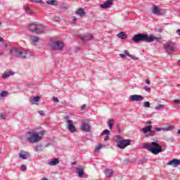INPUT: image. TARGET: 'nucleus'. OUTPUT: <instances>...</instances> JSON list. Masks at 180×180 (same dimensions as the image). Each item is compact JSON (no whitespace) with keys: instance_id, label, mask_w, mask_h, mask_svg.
I'll list each match as a JSON object with an SVG mask.
<instances>
[{"instance_id":"nucleus-1","label":"nucleus","mask_w":180,"mask_h":180,"mask_svg":"<svg viewBox=\"0 0 180 180\" xmlns=\"http://www.w3.org/2000/svg\"><path fill=\"white\" fill-rule=\"evenodd\" d=\"M43 136H44V131L37 132L36 129H32L26 133V140L31 144H36L43 139Z\"/></svg>"},{"instance_id":"nucleus-2","label":"nucleus","mask_w":180,"mask_h":180,"mask_svg":"<svg viewBox=\"0 0 180 180\" xmlns=\"http://www.w3.org/2000/svg\"><path fill=\"white\" fill-rule=\"evenodd\" d=\"M10 53L13 57L21 59L29 58L33 56V53L23 48H11L10 49Z\"/></svg>"},{"instance_id":"nucleus-3","label":"nucleus","mask_w":180,"mask_h":180,"mask_svg":"<svg viewBox=\"0 0 180 180\" xmlns=\"http://www.w3.org/2000/svg\"><path fill=\"white\" fill-rule=\"evenodd\" d=\"M155 40L158 41V38L153 35H148L147 34H137L132 37L134 43H140V41H145V43H151Z\"/></svg>"},{"instance_id":"nucleus-4","label":"nucleus","mask_w":180,"mask_h":180,"mask_svg":"<svg viewBox=\"0 0 180 180\" xmlns=\"http://www.w3.org/2000/svg\"><path fill=\"white\" fill-rule=\"evenodd\" d=\"M141 148L143 150H147L154 155H157L158 154V143L157 142H151V143H142Z\"/></svg>"},{"instance_id":"nucleus-5","label":"nucleus","mask_w":180,"mask_h":180,"mask_svg":"<svg viewBox=\"0 0 180 180\" xmlns=\"http://www.w3.org/2000/svg\"><path fill=\"white\" fill-rule=\"evenodd\" d=\"M28 29L30 32H32V33H35L37 34L44 33V25L37 22L30 23L28 26Z\"/></svg>"},{"instance_id":"nucleus-6","label":"nucleus","mask_w":180,"mask_h":180,"mask_svg":"<svg viewBox=\"0 0 180 180\" xmlns=\"http://www.w3.org/2000/svg\"><path fill=\"white\" fill-rule=\"evenodd\" d=\"M164 49L167 54H174L175 52V44L169 41L164 45Z\"/></svg>"},{"instance_id":"nucleus-7","label":"nucleus","mask_w":180,"mask_h":180,"mask_svg":"<svg viewBox=\"0 0 180 180\" xmlns=\"http://www.w3.org/2000/svg\"><path fill=\"white\" fill-rule=\"evenodd\" d=\"M51 50L61 51L64 49V43L61 41H54L51 43Z\"/></svg>"},{"instance_id":"nucleus-8","label":"nucleus","mask_w":180,"mask_h":180,"mask_svg":"<svg viewBox=\"0 0 180 180\" xmlns=\"http://www.w3.org/2000/svg\"><path fill=\"white\" fill-rule=\"evenodd\" d=\"M130 139L121 140L117 143V147H118V148H120L121 150H124L126 147L130 146Z\"/></svg>"},{"instance_id":"nucleus-9","label":"nucleus","mask_w":180,"mask_h":180,"mask_svg":"<svg viewBox=\"0 0 180 180\" xmlns=\"http://www.w3.org/2000/svg\"><path fill=\"white\" fill-rule=\"evenodd\" d=\"M152 127L151 125H148L142 129V131L146 135V137H151V136H154L155 133L154 131H151ZM147 133H150L147 134Z\"/></svg>"},{"instance_id":"nucleus-10","label":"nucleus","mask_w":180,"mask_h":180,"mask_svg":"<svg viewBox=\"0 0 180 180\" xmlns=\"http://www.w3.org/2000/svg\"><path fill=\"white\" fill-rule=\"evenodd\" d=\"M129 101L131 102H141V101H144V97L141 95L134 94L129 96Z\"/></svg>"},{"instance_id":"nucleus-11","label":"nucleus","mask_w":180,"mask_h":180,"mask_svg":"<svg viewBox=\"0 0 180 180\" xmlns=\"http://www.w3.org/2000/svg\"><path fill=\"white\" fill-rule=\"evenodd\" d=\"M67 128L70 133H74L77 131V129H75V126H74V122L71 120H68L67 121Z\"/></svg>"},{"instance_id":"nucleus-12","label":"nucleus","mask_w":180,"mask_h":180,"mask_svg":"<svg viewBox=\"0 0 180 180\" xmlns=\"http://www.w3.org/2000/svg\"><path fill=\"white\" fill-rule=\"evenodd\" d=\"M18 157L21 160H27L28 158H30V154L25 150H20L18 153Z\"/></svg>"},{"instance_id":"nucleus-13","label":"nucleus","mask_w":180,"mask_h":180,"mask_svg":"<svg viewBox=\"0 0 180 180\" xmlns=\"http://www.w3.org/2000/svg\"><path fill=\"white\" fill-rule=\"evenodd\" d=\"M167 165H171L174 167H178V165H180V160L173 159L167 162Z\"/></svg>"},{"instance_id":"nucleus-14","label":"nucleus","mask_w":180,"mask_h":180,"mask_svg":"<svg viewBox=\"0 0 180 180\" xmlns=\"http://www.w3.org/2000/svg\"><path fill=\"white\" fill-rule=\"evenodd\" d=\"M12 75H15V72H12V70H6L1 77L3 79H6V78H9V77H12Z\"/></svg>"},{"instance_id":"nucleus-15","label":"nucleus","mask_w":180,"mask_h":180,"mask_svg":"<svg viewBox=\"0 0 180 180\" xmlns=\"http://www.w3.org/2000/svg\"><path fill=\"white\" fill-rule=\"evenodd\" d=\"M112 4H113L112 0H107L104 4L100 5V8H102V9H108V8L110 7Z\"/></svg>"},{"instance_id":"nucleus-16","label":"nucleus","mask_w":180,"mask_h":180,"mask_svg":"<svg viewBox=\"0 0 180 180\" xmlns=\"http://www.w3.org/2000/svg\"><path fill=\"white\" fill-rule=\"evenodd\" d=\"M76 173L77 174L79 178H82V176H84V168L81 167H77Z\"/></svg>"},{"instance_id":"nucleus-17","label":"nucleus","mask_w":180,"mask_h":180,"mask_svg":"<svg viewBox=\"0 0 180 180\" xmlns=\"http://www.w3.org/2000/svg\"><path fill=\"white\" fill-rule=\"evenodd\" d=\"M94 39V36L92 34L88 33L86 34L83 37H82V41H89Z\"/></svg>"},{"instance_id":"nucleus-18","label":"nucleus","mask_w":180,"mask_h":180,"mask_svg":"<svg viewBox=\"0 0 180 180\" xmlns=\"http://www.w3.org/2000/svg\"><path fill=\"white\" fill-rule=\"evenodd\" d=\"M58 164H60V160L58 158H54L53 160L48 162V165H50V167H55V165H57Z\"/></svg>"},{"instance_id":"nucleus-19","label":"nucleus","mask_w":180,"mask_h":180,"mask_svg":"<svg viewBox=\"0 0 180 180\" xmlns=\"http://www.w3.org/2000/svg\"><path fill=\"white\" fill-rule=\"evenodd\" d=\"M81 129L83 131H89V130H91V128L89 127V124L86 122L82 123Z\"/></svg>"},{"instance_id":"nucleus-20","label":"nucleus","mask_w":180,"mask_h":180,"mask_svg":"<svg viewBox=\"0 0 180 180\" xmlns=\"http://www.w3.org/2000/svg\"><path fill=\"white\" fill-rule=\"evenodd\" d=\"M171 130H174V126H169L165 128H158V131H171Z\"/></svg>"},{"instance_id":"nucleus-21","label":"nucleus","mask_w":180,"mask_h":180,"mask_svg":"<svg viewBox=\"0 0 180 180\" xmlns=\"http://www.w3.org/2000/svg\"><path fill=\"white\" fill-rule=\"evenodd\" d=\"M105 175L107 178H110L113 175V170L112 169H106L105 170Z\"/></svg>"},{"instance_id":"nucleus-22","label":"nucleus","mask_w":180,"mask_h":180,"mask_svg":"<svg viewBox=\"0 0 180 180\" xmlns=\"http://www.w3.org/2000/svg\"><path fill=\"white\" fill-rule=\"evenodd\" d=\"M75 14L79 16L80 18H82V16L85 15V11H84V8H79L76 11Z\"/></svg>"},{"instance_id":"nucleus-23","label":"nucleus","mask_w":180,"mask_h":180,"mask_svg":"<svg viewBox=\"0 0 180 180\" xmlns=\"http://www.w3.org/2000/svg\"><path fill=\"white\" fill-rule=\"evenodd\" d=\"M107 124H108L110 130H112V129H113V124H115V120H113V119L108 120Z\"/></svg>"},{"instance_id":"nucleus-24","label":"nucleus","mask_w":180,"mask_h":180,"mask_svg":"<svg viewBox=\"0 0 180 180\" xmlns=\"http://www.w3.org/2000/svg\"><path fill=\"white\" fill-rule=\"evenodd\" d=\"M117 37H119L122 40H124L125 39H127V35L126 34V32H121L117 34Z\"/></svg>"},{"instance_id":"nucleus-25","label":"nucleus","mask_w":180,"mask_h":180,"mask_svg":"<svg viewBox=\"0 0 180 180\" xmlns=\"http://www.w3.org/2000/svg\"><path fill=\"white\" fill-rule=\"evenodd\" d=\"M25 13L27 15H34V11L30 8V7L27 6L25 7Z\"/></svg>"},{"instance_id":"nucleus-26","label":"nucleus","mask_w":180,"mask_h":180,"mask_svg":"<svg viewBox=\"0 0 180 180\" xmlns=\"http://www.w3.org/2000/svg\"><path fill=\"white\" fill-rule=\"evenodd\" d=\"M40 101V97L39 96H34L32 98L30 99V102L32 104L36 103V102H39Z\"/></svg>"},{"instance_id":"nucleus-27","label":"nucleus","mask_w":180,"mask_h":180,"mask_svg":"<svg viewBox=\"0 0 180 180\" xmlns=\"http://www.w3.org/2000/svg\"><path fill=\"white\" fill-rule=\"evenodd\" d=\"M39 40H40V39L38 37H36V36L31 37V41L32 43H34V44H36V43L39 42Z\"/></svg>"},{"instance_id":"nucleus-28","label":"nucleus","mask_w":180,"mask_h":180,"mask_svg":"<svg viewBox=\"0 0 180 180\" xmlns=\"http://www.w3.org/2000/svg\"><path fill=\"white\" fill-rule=\"evenodd\" d=\"M152 13H154V15H158V7L155 5H154L152 8Z\"/></svg>"},{"instance_id":"nucleus-29","label":"nucleus","mask_w":180,"mask_h":180,"mask_svg":"<svg viewBox=\"0 0 180 180\" xmlns=\"http://www.w3.org/2000/svg\"><path fill=\"white\" fill-rule=\"evenodd\" d=\"M35 151H43L44 146L43 145L37 146L34 148Z\"/></svg>"},{"instance_id":"nucleus-30","label":"nucleus","mask_w":180,"mask_h":180,"mask_svg":"<svg viewBox=\"0 0 180 180\" xmlns=\"http://www.w3.org/2000/svg\"><path fill=\"white\" fill-rule=\"evenodd\" d=\"M46 4H48V5H52V6L58 5V3L57 2V1H56V0H49V1H46Z\"/></svg>"},{"instance_id":"nucleus-31","label":"nucleus","mask_w":180,"mask_h":180,"mask_svg":"<svg viewBox=\"0 0 180 180\" xmlns=\"http://www.w3.org/2000/svg\"><path fill=\"white\" fill-rule=\"evenodd\" d=\"M165 15V10L164 8H158V15L162 16Z\"/></svg>"},{"instance_id":"nucleus-32","label":"nucleus","mask_w":180,"mask_h":180,"mask_svg":"<svg viewBox=\"0 0 180 180\" xmlns=\"http://www.w3.org/2000/svg\"><path fill=\"white\" fill-rule=\"evenodd\" d=\"M8 95V91H1L0 93V99H2V98H5Z\"/></svg>"},{"instance_id":"nucleus-33","label":"nucleus","mask_w":180,"mask_h":180,"mask_svg":"<svg viewBox=\"0 0 180 180\" xmlns=\"http://www.w3.org/2000/svg\"><path fill=\"white\" fill-rule=\"evenodd\" d=\"M163 151H165V146H161L158 145V153H163Z\"/></svg>"},{"instance_id":"nucleus-34","label":"nucleus","mask_w":180,"mask_h":180,"mask_svg":"<svg viewBox=\"0 0 180 180\" xmlns=\"http://www.w3.org/2000/svg\"><path fill=\"white\" fill-rule=\"evenodd\" d=\"M122 141V136L120 135H117L115 137V141H116L117 144L119 143V141Z\"/></svg>"},{"instance_id":"nucleus-35","label":"nucleus","mask_w":180,"mask_h":180,"mask_svg":"<svg viewBox=\"0 0 180 180\" xmlns=\"http://www.w3.org/2000/svg\"><path fill=\"white\" fill-rule=\"evenodd\" d=\"M106 134L107 136H109L110 134V131L108 129H105L101 134V136H105Z\"/></svg>"},{"instance_id":"nucleus-36","label":"nucleus","mask_w":180,"mask_h":180,"mask_svg":"<svg viewBox=\"0 0 180 180\" xmlns=\"http://www.w3.org/2000/svg\"><path fill=\"white\" fill-rule=\"evenodd\" d=\"M30 2H32L35 4H44L43 0H30Z\"/></svg>"},{"instance_id":"nucleus-37","label":"nucleus","mask_w":180,"mask_h":180,"mask_svg":"<svg viewBox=\"0 0 180 180\" xmlns=\"http://www.w3.org/2000/svg\"><path fill=\"white\" fill-rule=\"evenodd\" d=\"M143 90L146 91V92H148V93L151 92V88H150V86H145L143 87Z\"/></svg>"},{"instance_id":"nucleus-38","label":"nucleus","mask_w":180,"mask_h":180,"mask_svg":"<svg viewBox=\"0 0 180 180\" xmlns=\"http://www.w3.org/2000/svg\"><path fill=\"white\" fill-rule=\"evenodd\" d=\"M20 169H21V171L25 172L27 169V167H26V165H22L20 166Z\"/></svg>"},{"instance_id":"nucleus-39","label":"nucleus","mask_w":180,"mask_h":180,"mask_svg":"<svg viewBox=\"0 0 180 180\" xmlns=\"http://www.w3.org/2000/svg\"><path fill=\"white\" fill-rule=\"evenodd\" d=\"M144 108H150V102L146 101L143 103Z\"/></svg>"},{"instance_id":"nucleus-40","label":"nucleus","mask_w":180,"mask_h":180,"mask_svg":"<svg viewBox=\"0 0 180 180\" xmlns=\"http://www.w3.org/2000/svg\"><path fill=\"white\" fill-rule=\"evenodd\" d=\"M71 23H72V25H75V23H77V18L73 17V19H72Z\"/></svg>"},{"instance_id":"nucleus-41","label":"nucleus","mask_w":180,"mask_h":180,"mask_svg":"<svg viewBox=\"0 0 180 180\" xmlns=\"http://www.w3.org/2000/svg\"><path fill=\"white\" fill-rule=\"evenodd\" d=\"M124 53L125 56H127L128 57H130V56H131V55H130V53H129V51H127V50H125L124 51Z\"/></svg>"},{"instance_id":"nucleus-42","label":"nucleus","mask_w":180,"mask_h":180,"mask_svg":"<svg viewBox=\"0 0 180 180\" xmlns=\"http://www.w3.org/2000/svg\"><path fill=\"white\" fill-rule=\"evenodd\" d=\"M53 20L54 22H60V18L58 17H54Z\"/></svg>"},{"instance_id":"nucleus-43","label":"nucleus","mask_w":180,"mask_h":180,"mask_svg":"<svg viewBox=\"0 0 180 180\" xmlns=\"http://www.w3.org/2000/svg\"><path fill=\"white\" fill-rule=\"evenodd\" d=\"M39 114L41 116H44V112L43 110L39 111Z\"/></svg>"},{"instance_id":"nucleus-44","label":"nucleus","mask_w":180,"mask_h":180,"mask_svg":"<svg viewBox=\"0 0 180 180\" xmlns=\"http://www.w3.org/2000/svg\"><path fill=\"white\" fill-rule=\"evenodd\" d=\"M129 58H131V60H139V58L133 57V56H129Z\"/></svg>"},{"instance_id":"nucleus-45","label":"nucleus","mask_w":180,"mask_h":180,"mask_svg":"<svg viewBox=\"0 0 180 180\" xmlns=\"http://www.w3.org/2000/svg\"><path fill=\"white\" fill-rule=\"evenodd\" d=\"M174 103H176V104H180V100H174L173 101Z\"/></svg>"},{"instance_id":"nucleus-46","label":"nucleus","mask_w":180,"mask_h":180,"mask_svg":"<svg viewBox=\"0 0 180 180\" xmlns=\"http://www.w3.org/2000/svg\"><path fill=\"white\" fill-rule=\"evenodd\" d=\"M96 150H101V148H102V146H97L96 147Z\"/></svg>"},{"instance_id":"nucleus-47","label":"nucleus","mask_w":180,"mask_h":180,"mask_svg":"<svg viewBox=\"0 0 180 180\" xmlns=\"http://www.w3.org/2000/svg\"><path fill=\"white\" fill-rule=\"evenodd\" d=\"M146 84H147V85H150V84H151V82H150V80H148V79H146Z\"/></svg>"},{"instance_id":"nucleus-48","label":"nucleus","mask_w":180,"mask_h":180,"mask_svg":"<svg viewBox=\"0 0 180 180\" xmlns=\"http://www.w3.org/2000/svg\"><path fill=\"white\" fill-rule=\"evenodd\" d=\"M53 101H54V102H58V98H57V97H53Z\"/></svg>"},{"instance_id":"nucleus-49","label":"nucleus","mask_w":180,"mask_h":180,"mask_svg":"<svg viewBox=\"0 0 180 180\" xmlns=\"http://www.w3.org/2000/svg\"><path fill=\"white\" fill-rule=\"evenodd\" d=\"M165 105L159 104L158 109H161V108H165Z\"/></svg>"},{"instance_id":"nucleus-50","label":"nucleus","mask_w":180,"mask_h":180,"mask_svg":"<svg viewBox=\"0 0 180 180\" xmlns=\"http://www.w3.org/2000/svg\"><path fill=\"white\" fill-rule=\"evenodd\" d=\"M108 140H109V135H107V136L104 138V141H108Z\"/></svg>"},{"instance_id":"nucleus-51","label":"nucleus","mask_w":180,"mask_h":180,"mask_svg":"<svg viewBox=\"0 0 180 180\" xmlns=\"http://www.w3.org/2000/svg\"><path fill=\"white\" fill-rule=\"evenodd\" d=\"M120 56L121 57V58H124L126 57V55L121 53L120 54Z\"/></svg>"},{"instance_id":"nucleus-52","label":"nucleus","mask_w":180,"mask_h":180,"mask_svg":"<svg viewBox=\"0 0 180 180\" xmlns=\"http://www.w3.org/2000/svg\"><path fill=\"white\" fill-rule=\"evenodd\" d=\"M85 108H86V105L84 104L83 105H82V107H81L82 110H84V109H85Z\"/></svg>"},{"instance_id":"nucleus-53","label":"nucleus","mask_w":180,"mask_h":180,"mask_svg":"<svg viewBox=\"0 0 180 180\" xmlns=\"http://www.w3.org/2000/svg\"><path fill=\"white\" fill-rule=\"evenodd\" d=\"M47 147H50V143H46L44 145V148H47Z\"/></svg>"},{"instance_id":"nucleus-54","label":"nucleus","mask_w":180,"mask_h":180,"mask_svg":"<svg viewBox=\"0 0 180 180\" xmlns=\"http://www.w3.org/2000/svg\"><path fill=\"white\" fill-rule=\"evenodd\" d=\"M0 117H1V119H6L5 115H3V114L0 115Z\"/></svg>"},{"instance_id":"nucleus-55","label":"nucleus","mask_w":180,"mask_h":180,"mask_svg":"<svg viewBox=\"0 0 180 180\" xmlns=\"http://www.w3.org/2000/svg\"><path fill=\"white\" fill-rule=\"evenodd\" d=\"M176 33L179 34V36H180V29L176 30Z\"/></svg>"},{"instance_id":"nucleus-56","label":"nucleus","mask_w":180,"mask_h":180,"mask_svg":"<svg viewBox=\"0 0 180 180\" xmlns=\"http://www.w3.org/2000/svg\"><path fill=\"white\" fill-rule=\"evenodd\" d=\"M3 47H8V44H3Z\"/></svg>"},{"instance_id":"nucleus-57","label":"nucleus","mask_w":180,"mask_h":180,"mask_svg":"<svg viewBox=\"0 0 180 180\" xmlns=\"http://www.w3.org/2000/svg\"><path fill=\"white\" fill-rule=\"evenodd\" d=\"M100 146H102V148H105L106 147V146H105V145H100Z\"/></svg>"},{"instance_id":"nucleus-58","label":"nucleus","mask_w":180,"mask_h":180,"mask_svg":"<svg viewBox=\"0 0 180 180\" xmlns=\"http://www.w3.org/2000/svg\"><path fill=\"white\" fill-rule=\"evenodd\" d=\"M0 41H4V38L0 37Z\"/></svg>"},{"instance_id":"nucleus-59","label":"nucleus","mask_w":180,"mask_h":180,"mask_svg":"<svg viewBox=\"0 0 180 180\" xmlns=\"http://www.w3.org/2000/svg\"><path fill=\"white\" fill-rule=\"evenodd\" d=\"M65 8H66V9H68V8H70V6L66 5Z\"/></svg>"},{"instance_id":"nucleus-60","label":"nucleus","mask_w":180,"mask_h":180,"mask_svg":"<svg viewBox=\"0 0 180 180\" xmlns=\"http://www.w3.org/2000/svg\"><path fill=\"white\" fill-rule=\"evenodd\" d=\"M177 133H178V134H180V129H178Z\"/></svg>"},{"instance_id":"nucleus-61","label":"nucleus","mask_w":180,"mask_h":180,"mask_svg":"<svg viewBox=\"0 0 180 180\" xmlns=\"http://www.w3.org/2000/svg\"><path fill=\"white\" fill-rule=\"evenodd\" d=\"M156 110H158V105L155 107Z\"/></svg>"},{"instance_id":"nucleus-62","label":"nucleus","mask_w":180,"mask_h":180,"mask_svg":"<svg viewBox=\"0 0 180 180\" xmlns=\"http://www.w3.org/2000/svg\"><path fill=\"white\" fill-rule=\"evenodd\" d=\"M158 41L160 42V41H161V38H158Z\"/></svg>"},{"instance_id":"nucleus-63","label":"nucleus","mask_w":180,"mask_h":180,"mask_svg":"<svg viewBox=\"0 0 180 180\" xmlns=\"http://www.w3.org/2000/svg\"><path fill=\"white\" fill-rule=\"evenodd\" d=\"M72 165H75V162H73L72 163Z\"/></svg>"},{"instance_id":"nucleus-64","label":"nucleus","mask_w":180,"mask_h":180,"mask_svg":"<svg viewBox=\"0 0 180 180\" xmlns=\"http://www.w3.org/2000/svg\"><path fill=\"white\" fill-rule=\"evenodd\" d=\"M156 131H158V128H155Z\"/></svg>"}]
</instances>
